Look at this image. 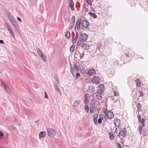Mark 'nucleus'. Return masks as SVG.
<instances>
[{
	"label": "nucleus",
	"instance_id": "obj_25",
	"mask_svg": "<svg viewBox=\"0 0 148 148\" xmlns=\"http://www.w3.org/2000/svg\"><path fill=\"white\" fill-rule=\"evenodd\" d=\"M37 53L39 54V55L41 54L42 53H43L42 50L39 48H38L36 49Z\"/></svg>",
	"mask_w": 148,
	"mask_h": 148
},
{
	"label": "nucleus",
	"instance_id": "obj_54",
	"mask_svg": "<svg viewBox=\"0 0 148 148\" xmlns=\"http://www.w3.org/2000/svg\"><path fill=\"white\" fill-rule=\"evenodd\" d=\"M129 53H128V54L125 53V56L126 57H129Z\"/></svg>",
	"mask_w": 148,
	"mask_h": 148
},
{
	"label": "nucleus",
	"instance_id": "obj_10",
	"mask_svg": "<svg viewBox=\"0 0 148 148\" xmlns=\"http://www.w3.org/2000/svg\"><path fill=\"white\" fill-rule=\"evenodd\" d=\"M80 39L83 42L86 40L88 38V36L87 35L85 34H82L80 35Z\"/></svg>",
	"mask_w": 148,
	"mask_h": 148
},
{
	"label": "nucleus",
	"instance_id": "obj_39",
	"mask_svg": "<svg viewBox=\"0 0 148 148\" xmlns=\"http://www.w3.org/2000/svg\"><path fill=\"white\" fill-rule=\"evenodd\" d=\"M102 119H101V118H99L98 120V123L99 124H100L101 123H102Z\"/></svg>",
	"mask_w": 148,
	"mask_h": 148
},
{
	"label": "nucleus",
	"instance_id": "obj_43",
	"mask_svg": "<svg viewBox=\"0 0 148 148\" xmlns=\"http://www.w3.org/2000/svg\"><path fill=\"white\" fill-rule=\"evenodd\" d=\"M86 5V4H84V11L85 12H87L88 11V9L86 8L85 6Z\"/></svg>",
	"mask_w": 148,
	"mask_h": 148
},
{
	"label": "nucleus",
	"instance_id": "obj_11",
	"mask_svg": "<svg viewBox=\"0 0 148 148\" xmlns=\"http://www.w3.org/2000/svg\"><path fill=\"white\" fill-rule=\"evenodd\" d=\"M10 19L13 25L14 26L15 28H16L18 27V24L15 21L14 18L12 17V18H11L10 17Z\"/></svg>",
	"mask_w": 148,
	"mask_h": 148
},
{
	"label": "nucleus",
	"instance_id": "obj_6",
	"mask_svg": "<svg viewBox=\"0 0 148 148\" xmlns=\"http://www.w3.org/2000/svg\"><path fill=\"white\" fill-rule=\"evenodd\" d=\"M104 90V86L103 84H101L99 86L97 92L102 94Z\"/></svg>",
	"mask_w": 148,
	"mask_h": 148
},
{
	"label": "nucleus",
	"instance_id": "obj_59",
	"mask_svg": "<svg viewBox=\"0 0 148 148\" xmlns=\"http://www.w3.org/2000/svg\"><path fill=\"white\" fill-rule=\"evenodd\" d=\"M75 36H78V33L77 32H76Z\"/></svg>",
	"mask_w": 148,
	"mask_h": 148
},
{
	"label": "nucleus",
	"instance_id": "obj_22",
	"mask_svg": "<svg viewBox=\"0 0 148 148\" xmlns=\"http://www.w3.org/2000/svg\"><path fill=\"white\" fill-rule=\"evenodd\" d=\"M7 28L8 29V30L10 34L12 36V37L13 38H14V34L13 33V32L12 31V29L10 28V27H8Z\"/></svg>",
	"mask_w": 148,
	"mask_h": 148
},
{
	"label": "nucleus",
	"instance_id": "obj_18",
	"mask_svg": "<svg viewBox=\"0 0 148 148\" xmlns=\"http://www.w3.org/2000/svg\"><path fill=\"white\" fill-rule=\"evenodd\" d=\"M41 57L42 59L44 62H46L47 60V59L45 56L44 54L43 53H42L39 55Z\"/></svg>",
	"mask_w": 148,
	"mask_h": 148
},
{
	"label": "nucleus",
	"instance_id": "obj_7",
	"mask_svg": "<svg viewBox=\"0 0 148 148\" xmlns=\"http://www.w3.org/2000/svg\"><path fill=\"white\" fill-rule=\"evenodd\" d=\"M114 114L113 112L111 111H109L107 113L106 116L110 119H112L114 117Z\"/></svg>",
	"mask_w": 148,
	"mask_h": 148
},
{
	"label": "nucleus",
	"instance_id": "obj_53",
	"mask_svg": "<svg viewBox=\"0 0 148 148\" xmlns=\"http://www.w3.org/2000/svg\"><path fill=\"white\" fill-rule=\"evenodd\" d=\"M45 98H47V93L46 92H45Z\"/></svg>",
	"mask_w": 148,
	"mask_h": 148
},
{
	"label": "nucleus",
	"instance_id": "obj_32",
	"mask_svg": "<svg viewBox=\"0 0 148 148\" xmlns=\"http://www.w3.org/2000/svg\"><path fill=\"white\" fill-rule=\"evenodd\" d=\"M84 108L87 113H88L89 110V107L88 106L86 105L84 106Z\"/></svg>",
	"mask_w": 148,
	"mask_h": 148
},
{
	"label": "nucleus",
	"instance_id": "obj_62",
	"mask_svg": "<svg viewBox=\"0 0 148 148\" xmlns=\"http://www.w3.org/2000/svg\"><path fill=\"white\" fill-rule=\"evenodd\" d=\"M57 81H58V82H59V80H58V79Z\"/></svg>",
	"mask_w": 148,
	"mask_h": 148
},
{
	"label": "nucleus",
	"instance_id": "obj_4",
	"mask_svg": "<svg viewBox=\"0 0 148 148\" xmlns=\"http://www.w3.org/2000/svg\"><path fill=\"white\" fill-rule=\"evenodd\" d=\"M100 81V77L97 76H94L92 79V82L94 84H99Z\"/></svg>",
	"mask_w": 148,
	"mask_h": 148
},
{
	"label": "nucleus",
	"instance_id": "obj_57",
	"mask_svg": "<svg viewBox=\"0 0 148 148\" xmlns=\"http://www.w3.org/2000/svg\"><path fill=\"white\" fill-rule=\"evenodd\" d=\"M78 38V36H75V39H77V40Z\"/></svg>",
	"mask_w": 148,
	"mask_h": 148
},
{
	"label": "nucleus",
	"instance_id": "obj_45",
	"mask_svg": "<svg viewBox=\"0 0 148 148\" xmlns=\"http://www.w3.org/2000/svg\"><path fill=\"white\" fill-rule=\"evenodd\" d=\"M77 40V39H74L72 41V43L73 44H75Z\"/></svg>",
	"mask_w": 148,
	"mask_h": 148
},
{
	"label": "nucleus",
	"instance_id": "obj_61",
	"mask_svg": "<svg viewBox=\"0 0 148 148\" xmlns=\"http://www.w3.org/2000/svg\"><path fill=\"white\" fill-rule=\"evenodd\" d=\"M104 111H106V112H107V109H105Z\"/></svg>",
	"mask_w": 148,
	"mask_h": 148
},
{
	"label": "nucleus",
	"instance_id": "obj_38",
	"mask_svg": "<svg viewBox=\"0 0 148 148\" xmlns=\"http://www.w3.org/2000/svg\"><path fill=\"white\" fill-rule=\"evenodd\" d=\"M99 117H100V118H101L103 119V117H105V116L104 115L102 114H101L99 115Z\"/></svg>",
	"mask_w": 148,
	"mask_h": 148
},
{
	"label": "nucleus",
	"instance_id": "obj_13",
	"mask_svg": "<svg viewBox=\"0 0 148 148\" xmlns=\"http://www.w3.org/2000/svg\"><path fill=\"white\" fill-rule=\"evenodd\" d=\"M114 125L115 126H117V127H118L120 125V120L117 119H115L114 120Z\"/></svg>",
	"mask_w": 148,
	"mask_h": 148
},
{
	"label": "nucleus",
	"instance_id": "obj_29",
	"mask_svg": "<svg viewBox=\"0 0 148 148\" xmlns=\"http://www.w3.org/2000/svg\"><path fill=\"white\" fill-rule=\"evenodd\" d=\"M83 42V41L79 38L78 42L77 43V44L78 46H79L80 45L82 44V42Z\"/></svg>",
	"mask_w": 148,
	"mask_h": 148
},
{
	"label": "nucleus",
	"instance_id": "obj_12",
	"mask_svg": "<svg viewBox=\"0 0 148 148\" xmlns=\"http://www.w3.org/2000/svg\"><path fill=\"white\" fill-rule=\"evenodd\" d=\"M97 102L95 101V99H92L90 103V105L91 106L90 107L94 108L95 106H97L98 103H97Z\"/></svg>",
	"mask_w": 148,
	"mask_h": 148
},
{
	"label": "nucleus",
	"instance_id": "obj_42",
	"mask_svg": "<svg viewBox=\"0 0 148 148\" xmlns=\"http://www.w3.org/2000/svg\"><path fill=\"white\" fill-rule=\"evenodd\" d=\"M94 108L90 107V113H92L93 112V109Z\"/></svg>",
	"mask_w": 148,
	"mask_h": 148
},
{
	"label": "nucleus",
	"instance_id": "obj_52",
	"mask_svg": "<svg viewBox=\"0 0 148 148\" xmlns=\"http://www.w3.org/2000/svg\"><path fill=\"white\" fill-rule=\"evenodd\" d=\"M93 13H92L91 12H90L89 13H88V14L90 16H92V15L93 14Z\"/></svg>",
	"mask_w": 148,
	"mask_h": 148
},
{
	"label": "nucleus",
	"instance_id": "obj_47",
	"mask_svg": "<svg viewBox=\"0 0 148 148\" xmlns=\"http://www.w3.org/2000/svg\"><path fill=\"white\" fill-rule=\"evenodd\" d=\"M3 136V133L1 131H0V137H2Z\"/></svg>",
	"mask_w": 148,
	"mask_h": 148
},
{
	"label": "nucleus",
	"instance_id": "obj_21",
	"mask_svg": "<svg viewBox=\"0 0 148 148\" xmlns=\"http://www.w3.org/2000/svg\"><path fill=\"white\" fill-rule=\"evenodd\" d=\"M46 133L45 131L41 132L39 134V136L41 137H44L45 136Z\"/></svg>",
	"mask_w": 148,
	"mask_h": 148
},
{
	"label": "nucleus",
	"instance_id": "obj_23",
	"mask_svg": "<svg viewBox=\"0 0 148 148\" xmlns=\"http://www.w3.org/2000/svg\"><path fill=\"white\" fill-rule=\"evenodd\" d=\"M109 137L112 140L114 139V136L113 133L112 132H110L109 134Z\"/></svg>",
	"mask_w": 148,
	"mask_h": 148
},
{
	"label": "nucleus",
	"instance_id": "obj_28",
	"mask_svg": "<svg viewBox=\"0 0 148 148\" xmlns=\"http://www.w3.org/2000/svg\"><path fill=\"white\" fill-rule=\"evenodd\" d=\"M145 119L143 118L141 119V120L140 121V122H139L140 123H142V126L143 127H144L145 126V124L144 123V122H145Z\"/></svg>",
	"mask_w": 148,
	"mask_h": 148
},
{
	"label": "nucleus",
	"instance_id": "obj_41",
	"mask_svg": "<svg viewBox=\"0 0 148 148\" xmlns=\"http://www.w3.org/2000/svg\"><path fill=\"white\" fill-rule=\"evenodd\" d=\"M91 16H92L94 18H97V16L95 13H93Z\"/></svg>",
	"mask_w": 148,
	"mask_h": 148
},
{
	"label": "nucleus",
	"instance_id": "obj_46",
	"mask_svg": "<svg viewBox=\"0 0 148 148\" xmlns=\"http://www.w3.org/2000/svg\"><path fill=\"white\" fill-rule=\"evenodd\" d=\"M76 78L77 79L78 77L80 76V74L79 73H76Z\"/></svg>",
	"mask_w": 148,
	"mask_h": 148
},
{
	"label": "nucleus",
	"instance_id": "obj_33",
	"mask_svg": "<svg viewBox=\"0 0 148 148\" xmlns=\"http://www.w3.org/2000/svg\"><path fill=\"white\" fill-rule=\"evenodd\" d=\"M138 93L139 94V97H143L144 95L143 93L141 90L139 91V90Z\"/></svg>",
	"mask_w": 148,
	"mask_h": 148
},
{
	"label": "nucleus",
	"instance_id": "obj_37",
	"mask_svg": "<svg viewBox=\"0 0 148 148\" xmlns=\"http://www.w3.org/2000/svg\"><path fill=\"white\" fill-rule=\"evenodd\" d=\"M84 53H83L82 54H81L79 56V58L80 59H82L84 57Z\"/></svg>",
	"mask_w": 148,
	"mask_h": 148
},
{
	"label": "nucleus",
	"instance_id": "obj_5",
	"mask_svg": "<svg viewBox=\"0 0 148 148\" xmlns=\"http://www.w3.org/2000/svg\"><path fill=\"white\" fill-rule=\"evenodd\" d=\"M71 66V73H74L73 70H75L76 71H78L79 70V66H77L76 64H74L73 66V68L72 69L71 67V65L70 64Z\"/></svg>",
	"mask_w": 148,
	"mask_h": 148
},
{
	"label": "nucleus",
	"instance_id": "obj_60",
	"mask_svg": "<svg viewBox=\"0 0 148 148\" xmlns=\"http://www.w3.org/2000/svg\"><path fill=\"white\" fill-rule=\"evenodd\" d=\"M8 13V15L9 16V17H8L10 19V17H11V18L12 17H11L9 15Z\"/></svg>",
	"mask_w": 148,
	"mask_h": 148
},
{
	"label": "nucleus",
	"instance_id": "obj_49",
	"mask_svg": "<svg viewBox=\"0 0 148 148\" xmlns=\"http://www.w3.org/2000/svg\"><path fill=\"white\" fill-rule=\"evenodd\" d=\"M17 19L19 22H22V20H21V19L19 17H17Z\"/></svg>",
	"mask_w": 148,
	"mask_h": 148
},
{
	"label": "nucleus",
	"instance_id": "obj_58",
	"mask_svg": "<svg viewBox=\"0 0 148 148\" xmlns=\"http://www.w3.org/2000/svg\"><path fill=\"white\" fill-rule=\"evenodd\" d=\"M117 131V128H116L115 129V132L116 133V134H117V133H116Z\"/></svg>",
	"mask_w": 148,
	"mask_h": 148
},
{
	"label": "nucleus",
	"instance_id": "obj_35",
	"mask_svg": "<svg viewBox=\"0 0 148 148\" xmlns=\"http://www.w3.org/2000/svg\"><path fill=\"white\" fill-rule=\"evenodd\" d=\"M54 87L57 90H58V91L60 93V90H59V88L58 87V86L56 84H54Z\"/></svg>",
	"mask_w": 148,
	"mask_h": 148
},
{
	"label": "nucleus",
	"instance_id": "obj_17",
	"mask_svg": "<svg viewBox=\"0 0 148 148\" xmlns=\"http://www.w3.org/2000/svg\"><path fill=\"white\" fill-rule=\"evenodd\" d=\"M98 117V115L97 114H94V119L93 121L94 123L96 125H97L98 124V123L97 122V119Z\"/></svg>",
	"mask_w": 148,
	"mask_h": 148
},
{
	"label": "nucleus",
	"instance_id": "obj_20",
	"mask_svg": "<svg viewBox=\"0 0 148 148\" xmlns=\"http://www.w3.org/2000/svg\"><path fill=\"white\" fill-rule=\"evenodd\" d=\"M80 103V101L79 100H76L74 103L73 107H76L78 106Z\"/></svg>",
	"mask_w": 148,
	"mask_h": 148
},
{
	"label": "nucleus",
	"instance_id": "obj_36",
	"mask_svg": "<svg viewBox=\"0 0 148 148\" xmlns=\"http://www.w3.org/2000/svg\"><path fill=\"white\" fill-rule=\"evenodd\" d=\"M84 101L86 104H87V103L88 102V98L86 97V96H85V97Z\"/></svg>",
	"mask_w": 148,
	"mask_h": 148
},
{
	"label": "nucleus",
	"instance_id": "obj_3",
	"mask_svg": "<svg viewBox=\"0 0 148 148\" xmlns=\"http://www.w3.org/2000/svg\"><path fill=\"white\" fill-rule=\"evenodd\" d=\"M126 130L127 129L126 128H123L121 131H120L117 136L122 137V138L125 137L127 134Z\"/></svg>",
	"mask_w": 148,
	"mask_h": 148
},
{
	"label": "nucleus",
	"instance_id": "obj_19",
	"mask_svg": "<svg viewBox=\"0 0 148 148\" xmlns=\"http://www.w3.org/2000/svg\"><path fill=\"white\" fill-rule=\"evenodd\" d=\"M3 84L4 85V88L9 93L10 92V90L9 88L4 83V84Z\"/></svg>",
	"mask_w": 148,
	"mask_h": 148
},
{
	"label": "nucleus",
	"instance_id": "obj_8",
	"mask_svg": "<svg viewBox=\"0 0 148 148\" xmlns=\"http://www.w3.org/2000/svg\"><path fill=\"white\" fill-rule=\"evenodd\" d=\"M102 94L97 92V93L95 97L96 99L95 101L98 102L99 101L101 100L102 97Z\"/></svg>",
	"mask_w": 148,
	"mask_h": 148
},
{
	"label": "nucleus",
	"instance_id": "obj_34",
	"mask_svg": "<svg viewBox=\"0 0 148 148\" xmlns=\"http://www.w3.org/2000/svg\"><path fill=\"white\" fill-rule=\"evenodd\" d=\"M88 5H92V2L91 0H85Z\"/></svg>",
	"mask_w": 148,
	"mask_h": 148
},
{
	"label": "nucleus",
	"instance_id": "obj_15",
	"mask_svg": "<svg viewBox=\"0 0 148 148\" xmlns=\"http://www.w3.org/2000/svg\"><path fill=\"white\" fill-rule=\"evenodd\" d=\"M82 48L85 50H88L90 48L88 44L87 43H84L82 45Z\"/></svg>",
	"mask_w": 148,
	"mask_h": 148
},
{
	"label": "nucleus",
	"instance_id": "obj_1",
	"mask_svg": "<svg viewBox=\"0 0 148 148\" xmlns=\"http://www.w3.org/2000/svg\"><path fill=\"white\" fill-rule=\"evenodd\" d=\"M81 23L82 26L86 28L88 27L89 24V23L88 21L86 20H83L81 23V19L79 18L77 21L76 24L75 28V29H76V27H77V29L78 30H79L80 29Z\"/></svg>",
	"mask_w": 148,
	"mask_h": 148
},
{
	"label": "nucleus",
	"instance_id": "obj_9",
	"mask_svg": "<svg viewBox=\"0 0 148 148\" xmlns=\"http://www.w3.org/2000/svg\"><path fill=\"white\" fill-rule=\"evenodd\" d=\"M72 21L70 23L69 26V29H70L73 28L75 23V18L74 16H73L72 18Z\"/></svg>",
	"mask_w": 148,
	"mask_h": 148
},
{
	"label": "nucleus",
	"instance_id": "obj_24",
	"mask_svg": "<svg viewBox=\"0 0 148 148\" xmlns=\"http://www.w3.org/2000/svg\"><path fill=\"white\" fill-rule=\"evenodd\" d=\"M65 36L66 38H69L70 37V33L69 31H67L65 33Z\"/></svg>",
	"mask_w": 148,
	"mask_h": 148
},
{
	"label": "nucleus",
	"instance_id": "obj_16",
	"mask_svg": "<svg viewBox=\"0 0 148 148\" xmlns=\"http://www.w3.org/2000/svg\"><path fill=\"white\" fill-rule=\"evenodd\" d=\"M69 6L71 7V9L72 10H74V8L73 7L74 5V3L73 1H70L69 2Z\"/></svg>",
	"mask_w": 148,
	"mask_h": 148
},
{
	"label": "nucleus",
	"instance_id": "obj_2",
	"mask_svg": "<svg viewBox=\"0 0 148 148\" xmlns=\"http://www.w3.org/2000/svg\"><path fill=\"white\" fill-rule=\"evenodd\" d=\"M47 131L48 136L50 138L54 137L56 134L55 131L52 128L47 129Z\"/></svg>",
	"mask_w": 148,
	"mask_h": 148
},
{
	"label": "nucleus",
	"instance_id": "obj_50",
	"mask_svg": "<svg viewBox=\"0 0 148 148\" xmlns=\"http://www.w3.org/2000/svg\"><path fill=\"white\" fill-rule=\"evenodd\" d=\"M114 96H116L118 95V93L116 92H115L114 91Z\"/></svg>",
	"mask_w": 148,
	"mask_h": 148
},
{
	"label": "nucleus",
	"instance_id": "obj_27",
	"mask_svg": "<svg viewBox=\"0 0 148 148\" xmlns=\"http://www.w3.org/2000/svg\"><path fill=\"white\" fill-rule=\"evenodd\" d=\"M137 109L138 110H141V106L140 104L139 103H138L137 105Z\"/></svg>",
	"mask_w": 148,
	"mask_h": 148
},
{
	"label": "nucleus",
	"instance_id": "obj_40",
	"mask_svg": "<svg viewBox=\"0 0 148 148\" xmlns=\"http://www.w3.org/2000/svg\"><path fill=\"white\" fill-rule=\"evenodd\" d=\"M138 122H140V121L141 120V116H140V115H138Z\"/></svg>",
	"mask_w": 148,
	"mask_h": 148
},
{
	"label": "nucleus",
	"instance_id": "obj_48",
	"mask_svg": "<svg viewBox=\"0 0 148 148\" xmlns=\"http://www.w3.org/2000/svg\"><path fill=\"white\" fill-rule=\"evenodd\" d=\"M90 10L92 11V12H95V10L92 7H90Z\"/></svg>",
	"mask_w": 148,
	"mask_h": 148
},
{
	"label": "nucleus",
	"instance_id": "obj_55",
	"mask_svg": "<svg viewBox=\"0 0 148 148\" xmlns=\"http://www.w3.org/2000/svg\"><path fill=\"white\" fill-rule=\"evenodd\" d=\"M107 113L106 111H104L103 112V113L105 114V115L106 116V115H107Z\"/></svg>",
	"mask_w": 148,
	"mask_h": 148
},
{
	"label": "nucleus",
	"instance_id": "obj_31",
	"mask_svg": "<svg viewBox=\"0 0 148 148\" xmlns=\"http://www.w3.org/2000/svg\"><path fill=\"white\" fill-rule=\"evenodd\" d=\"M143 127L142 125H140L138 127V129L139 130V132L140 134H141L143 130Z\"/></svg>",
	"mask_w": 148,
	"mask_h": 148
},
{
	"label": "nucleus",
	"instance_id": "obj_26",
	"mask_svg": "<svg viewBox=\"0 0 148 148\" xmlns=\"http://www.w3.org/2000/svg\"><path fill=\"white\" fill-rule=\"evenodd\" d=\"M75 48V45L73 44V45L71 47L70 51L71 52H74Z\"/></svg>",
	"mask_w": 148,
	"mask_h": 148
},
{
	"label": "nucleus",
	"instance_id": "obj_51",
	"mask_svg": "<svg viewBox=\"0 0 148 148\" xmlns=\"http://www.w3.org/2000/svg\"><path fill=\"white\" fill-rule=\"evenodd\" d=\"M0 43L1 44H3L4 43V42L3 41V40H0Z\"/></svg>",
	"mask_w": 148,
	"mask_h": 148
},
{
	"label": "nucleus",
	"instance_id": "obj_44",
	"mask_svg": "<svg viewBox=\"0 0 148 148\" xmlns=\"http://www.w3.org/2000/svg\"><path fill=\"white\" fill-rule=\"evenodd\" d=\"M117 145L118 148H121V145L119 143H117Z\"/></svg>",
	"mask_w": 148,
	"mask_h": 148
},
{
	"label": "nucleus",
	"instance_id": "obj_14",
	"mask_svg": "<svg viewBox=\"0 0 148 148\" xmlns=\"http://www.w3.org/2000/svg\"><path fill=\"white\" fill-rule=\"evenodd\" d=\"M96 73L95 70L94 69H89L87 72V74L89 75H91L95 74Z\"/></svg>",
	"mask_w": 148,
	"mask_h": 148
},
{
	"label": "nucleus",
	"instance_id": "obj_56",
	"mask_svg": "<svg viewBox=\"0 0 148 148\" xmlns=\"http://www.w3.org/2000/svg\"><path fill=\"white\" fill-rule=\"evenodd\" d=\"M5 25L8 27H8V23H5Z\"/></svg>",
	"mask_w": 148,
	"mask_h": 148
},
{
	"label": "nucleus",
	"instance_id": "obj_30",
	"mask_svg": "<svg viewBox=\"0 0 148 148\" xmlns=\"http://www.w3.org/2000/svg\"><path fill=\"white\" fill-rule=\"evenodd\" d=\"M137 85L138 87H140V81L139 79H136V81Z\"/></svg>",
	"mask_w": 148,
	"mask_h": 148
}]
</instances>
